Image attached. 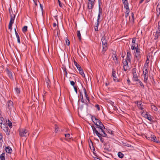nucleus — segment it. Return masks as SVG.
<instances>
[{"label": "nucleus", "mask_w": 160, "mask_h": 160, "mask_svg": "<svg viewBox=\"0 0 160 160\" xmlns=\"http://www.w3.org/2000/svg\"><path fill=\"white\" fill-rule=\"evenodd\" d=\"M92 131L94 134L95 133L96 134L99 138L100 141L102 142V143L105 144V142L104 141V139L102 137V136L104 137H107V135L105 132H102L103 134H100L98 132V131H97L94 127L92 128Z\"/></svg>", "instance_id": "obj_1"}, {"label": "nucleus", "mask_w": 160, "mask_h": 160, "mask_svg": "<svg viewBox=\"0 0 160 160\" xmlns=\"http://www.w3.org/2000/svg\"><path fill=\"white\" fill-rule=\"evenodd\" d=\"M101 40L102 41L103 48L102 53V54H104L108 49V44L107 42V40L105 37L103 36L101 39Z\"/></svg>", "instance_id": "obj_2"}, {"label": "nucleus", "mask_w": 160, "mask_h": 160, "mask_svg": "<svg viewBox=\"0 0 160 160\" xmlns=\"http://www.w3.org/2000/svg\"><path fill=\"white\" fill-rule=\"evenodd\" d=\"M148 72V71L147 68H146L145 66L143 69V77L144 78V82L145 83L147 82V80L148 78V74H147Z\"/></svg>", "instance_id": "obj_3"}, {"label": "nucleus", "mask_w": 160, "mask_h": 160, "mask_svg": "<svg viewBox=\"0 0 160 160\" xmlns=\"http://www.w3.org/2000/svg\"><path fill=\"white\" fill-rule=\"evenodd\" d=\"M122 3L124 5V7L126 9L125 14H129L130 12V9L128 0H122Z\"/></svg>", "instance_id": "obj_4"}, {"label": "nucleus", "mask_w": 160, "mask_h": 160, "mask_svg": "<svg viewBox=\"0 0 160 160\" xmlns=\"http://www.w3.org/2000/svg\"><path fill=\"white\" fill-rule=\"evenodd\" d=\"M28 131L25 129H20L19 132V135L21 137H26L29 135Z\"/></svg>", "instance_id": "obj_5"}, {"label": "nucleus", "mask_w": 160, "mask_h": 160, "mask_svg": "<svg viewBox=\"0 0 160 160\" xmlns=\"http://www.w3.org/2000/svg\"><path fill=\"white\" fill-rule=\"evenodd\" d=\"M137 70L136 68H134L132 69V73L133 74V80L134 81H139L138 79V74L137 72Z\"/></svg>", "instance_id": "obj_6"}, {"label": "nucleus", "mask_w": 160, "mask_h": 160, "mask_svg": "<svg viewBox=\"0 0 160 160\" xmlns=\"http://www.w3.org/2000/svg\"><path fill=\"white\" fill-rule=\"evenodd\" d=\"M15 15L14 14L11 15L10 17V20L8 25V29L11 30L12 25L14 23V21L15 19Z\"/></svg>", "instance_id": "obj_7"}, {"label": "nucleus", "mask_w": 160, "mask_h": 160, "mask_svg": "<svg viewBox=\"0 0 160 160\" xmlns=\"http://www.w3.org/2000/svg\"><path fill=\"white\" fill-rule=\"evenodd\" d=\"M141 50L140 49L137 48L136 52H135V57L137 58V60L139 62L140 58H141Z\"/></svg>", "instance_id": "obj_8"}, {"label": "nucleus", "mask_w": 160, "mask_h": 160, "mask_svg": "<svg viewBox=\"0 0 160 160\" xmlns=\"http://www.w3.org/2000/svg\"><path fill=\"white\" fill-rule=\"evenodd\" d=\"M88 7L89 9L91 10V11H92V9L94 6L95 0H88Z\"/></svg>", "instance_id": "obj_9"}, {"label": "nucleus", "mask_w": 160, "mask_h": 160, "mask_svg": "<svg viewBox=\"0 0 160 160\" xmlns=\"http://www.w3.org/2000/svg\"><path fill=\"white\" fill-rule=\"evenodd\" d=\"M154 37V39L156 40V42L158 41V39L160 37V30L157 29L156 31L153 34Z\"/></svg>", "instance_id": "obj_10"}, {"label": "nucleus", "mask_w": 160, "mask_h": 160, "mask_svg": "<svg viewBox=\"0 0 160 160\" xmlns=\"http://www.w3.org/2000/svg\"><path fill=\"white\" fill-rule=\"evenodd\" d=\"M135 103L137 104L138 108L141 110H144L143 105L142 104V101H138L136 102Z\"/></svg>", "instance_id": "obj_11"}, {"label": "nucleus", "mask_w": 160, "mask_h": 160, "mask_svg": "<svg viewBox=\"0 0 160 160\" xmlns=\"http://www.w3.org/2000/svg\"><path fill=\"white\" fill-rule=\"evenodd\" d=\"M99 124H98V125L97 124V126H96V128H99V129L101 130V132H105L104 130H103V129L105 128L104 126L101 121H99Z\"/></svg>", "instance_id": "obj_12"}, {"label": "nucleus", "mask_w": 160, "mask_h": 160, "mask_svg": "<svg viewBox=\"0 0 160 160\" xmlns=\"http://www.w3.org/2000/svg\"><path fill=\"white\" fill-rule=\"evenodd\" d=\"M128 62L127 61H123V68L125 71H126L129 68L128 63Z\"/></svg>", "instance_id": "obj_13"}, {"label": "nucleus", "mask_w": 160, "mask_h": 160, "mask_svg": "<svg viewBox=\"0 0 160 160\" xmlns=\"http://www.w3.org/2000/svg\"><path fill=\"white\" fill-rule=\"evenodd\" d=\"M129 22L131 23V24L132 25H133V24L134 23V14L133 12L131 13V17H129Z\"/></svg>", "instance_id": "obj_14"}, {"label": "nucleus", "mask_w": 160, "mask_h": 160, "mask_svg": "<svg viewBox=\"0 0 160 160\" xmlns=\"http://www.w3.org/2000/svg\"><path fill=\"white\" fill-rule=\"evenodd\" d=\"M112 76L113 78V80L115 82H119V81L117 78L116 74V72L113 69L112 72Z\"/></svg>", "instance_id": "obj_15"}, {"label": "nucleus", "mask_w": 160, "mask_h": 160, "mask_svg": "<svg viewBox=\"0 0 160 160\" xmlns=\"http://www.w3.org/2000/svg\"><path fill=\"white\" fill-rule=\"evenodd\" d=\"M1 128L3 129V130L4 131V132H6V134L7 135H9L10 134V131L8 128V127H7L6 126L3 127L2 128V125L1 126Z\"/></svg>", "instance_id": "obj_16"}, {"label": "nucleus", "mask_w": 160, "mask_h": 160, "mask_svg": "<svg viewBox=\"0 0 160 160\" xmlns=\"http://www.w3.org/2000/svg\"><path fill=\"white\" fill-rule=\"evenodd\" d=\"M131 53L129 51H128L127 54V57L125 59V61H127L129 62H131Z\"/></svg>", "instance_id": "obj_17"}, {"label": "nucleus", "mask_w": 160, "mask_h": 160, "mask_svg": "<svg viewBox=\"0 0 160 160\" xmlns=\"http://www.w3.org/2000/svg\"><path fill=\"white\" fill-rule=\"evenodd\" d=\"M7 105L9 109H11L13 107V102L11 100L8 101L7 102Z\"/></svg>", "instance_id": "obj_18"}, {"label": "nucleus", "mask_w": 160, "mask_h": 160, "mask_svg": "<svg viewBox=\"0 0 160 160\" xmlns=\"http://www.w3.org/2000/svg\"><path fill=\"white\" fill-rule=\"evenodd\" d=\"M157 14L158 16L160 14V4L158 3L157 5L156 8Z\"/></svg>", "instance_id": "obj_19"}, {"label": "nucleus", "mask_w": 160, "mask_h": 160, "mask_svg": "<svg viewBox=\"0 0 160 160\" xmlns=\"http://www.w3.org/2000/svg\"><path fill=\"white\" fill-rule=\"evenodd\" d=\"M7 74L9 76V77L11 79H13V77L12 76L13 73L12 72L9 71V70H7Z\"/></svg>", "instance_id": "obj_20"}, {"label": "nucleus", "mask_w": 160, "mask_h": 160, "mask_svg": "<svg viewBox=\"0 0 160 160\" xmlns=\"http://www.w3.org/2000/svg\"><path fill=\"white\" fill-rule=\"evenodd\" d=\"M46 82L47 84V86L48 88L50 87L51 82L50 80L48 79V78L47 77L46 79Z\"/></svg>", "instance_id": "obj_21"}, {"label": "nucleus", "mask_w": 160, "mask_h": 160, "mask_svg": "<svg viewBox=\"0 0 160 160\" xmlns=\"http://www.w3.org/2000/svg\"><path fill=\"white\" fill-rule=\"evenodd\" d=\"M6 151L7 153H11L12 152V150L10 147L8 146L6 148Z\"/></svg>", "instance_id": "obj_22"}, {"label": "nucleus", "mask_w": 160, "mask_h": 160, "mask_svg": "<svg viewBox=\"0 0 160 160\" xmlns=\"http://www.w3.org/2000/svg\"><path fill=\"white\" fill-rule=\"evenodd\" d=\"M113 59L114 61H115L116 63H118V62L117 56L114 54H113L112 56Z\"/></svg>", "instance_id": "obj_23"}, {"label": "nucleus", "mask_w": 160, "mask_h": 160, "mask_svg": "<svg viewBox=\"0 0 160 160\" xmlns=\"http://www.w3.org/2000/svg\"><path fill=\"white\" fill-rule=\"evenodd\" d=\"M152 116H151L150 114H148L146 116V118H145L146 119H148V120H149V121L151 122H152Z\"/></svg>", "instance_id": "obj_24"}, {"label": "nucleus", "mask_w": 160, "mask_h": 160, "mask_svg": "<svg viewBox=\"0 0 160 160\" xmlns=\"http://www.w3.org/2000/svg\"><path fill=\"white\" fill-rule=\"evenodd\" d=\"M152 136V138H153L152 141L156 143H158L159 142V140H158L157 138L154 135H153Z\"/></svg>", "instance_id": "obj_25"}, {"label": "nucleus", "mask_w": 160, "mask_h": 160, "mask_svg": "<svg viewBox=\"0 0 160 160\" xmlns=\"http://www.w3.org/2000/svg\"><path fill=\"white\" fill-rule=\"evenodd\" d=\"M83 90H84V93L85 94V97H86V99H87V100L88 101V102H89L90 100L89 99V98L88 95L86 91L85 88H84L83 89Z\"/></svg>", "instance_id": "obj_26"}, {"label": "nucleus", "mask_w": 160, "mask_h": 160, "mask_svg": "<svg viewBox=\"0 0 160 160\" xmlns=\"http://www.w3.org/2000/svg\"><path fill=\"white\" fill-rule=\"evenodd\" d=\"M104 145L105 146V147L104 148V150H105L108 151H110V147H108L107 145V144L106 143H105V144H104Z\"/></svg>", "instance_id": "obj_27"}, {"label": "nucleus", "mask_w": 160, "mask_h": 160, "mask_svg": "<svg viewBox=\"0 0 160 160\" xmlns=\"http://www.w3.org/2000/svg\"><path fill=\"white\" fill-rule=\"evenodd\" d=\"M79 71V73L82 75V76L83 77H85V74H84V72H83V71L82 70V68H81V69H79L78 70Z\"/></svg>", "instance_id": "obj_28"}, {"label": "nucleus", "mask_w": 160, "mask_h": 160, "mask_svg": "<svg viewBox=\"0 0 160 160\" xmlns=\"http://www.w3.org/2000/svg\"><path fill=\"white\" fill-rule=\"evenodd\" d=\"M151 108L152 110H153L154 111H158V109L154 105L152 104L151 105Z\"/></svg>", "instance_id": "obj_29"}, {"label": "nucleus", "mask_w": 160, "mask_h": 160, "mask_svg": "<svg viewBox=\"0 0 160 160\" xmlns=\"http://www.w3.org/2000/svg\"><path fill=\"white\" fill-rule=\"evenodd\" d=\"M94 127L95 128L96 130L98 131V132L100 134H102V132H101V130L100 129H99V128H96V127H94V126H92V128Z\"/></svg>", "instance_id": "obj_30"}, {"label": "nucleus", "mask_w": 160, "mask_h": 160, "mask_svg": "<svg viewBox=\"0 0 160 160\" xmlns=\"http://www.w3.org/2000/svg\"><path fill=\"white\" fill-rule=\"evenodd\" d=\"M136 82H138V83H139V84L140 86L141 87V88H143L144 89L145 88V87L142 82L139 79V81H136Z\"/></svg>", "instance_id": "obj_31"}, {"label": "nucleus", "mask_w": 160, "mask_h": 160, "mask_svg": "<svg viewBox=\"0 0 160 160\" xmlns=\"http://www.w3.org/2000/svg\"><path fill=\"white\" fill-rule=\"evenodd\" d=\"M77 35L79 40L81 41V37L80 31H78Z\"/></svg>", "instance_id": "obj_32"}, {"label": "nucleus", "mask_w": 160, "mask_h": 160, "mask_svg": "<svg viewBox=\"0 0 160 160\" xmlns=\"http://www.w3.org/2000/svg\"><path fill=\"white\" fill-rule=\"evenodd\" d=\"M0 158L1 160H5V153H2L0 156Z\"/></svg>", "instance_id": "obj_33"}, {"label": "nucleus", "mask_w": 160, "mask_h": 160, "mask_svg": "<svg viewBox=\"0 0 160 160\" xmlns=\"http://www.w3.org/2000/svg\"><path fill=\"white\" fill-rule=\"evenodd\" d=\"M74 64L77 68L78 70L81 69V66L75 61H74Z\"/></svg>", "instance_id": "obj_34"}, {"label": "nucleus", "mask_w": 160, "mask_h": 160, "mask_svg": "<svg viewBox=\"0 0 160 160\" xmlns=\"http://www.w3.org/2000/svg\"><path fill=\"white\" fill-rule=\"evenodd\" d=\"M118 157L120 158H122L124 156V154L121 152H119L118 154Z\"/></svg>", "instance_id": "obj_35"}, {"label": "nucleus", "mask_w": 160, "mask_h": 160, "mask_svg": "<svg viewBox=\"0 0 160 160\" xmlns=\"http://www.w3.org/2000/svg\"><path fill=\"white\" fill-rule=\"evenodd\" d=\"M101 11H100V9H99V13L98 15V19H97V22H98V21H99V19H100V14H101L102 13V11H101L102 9L101 8Z\"/></svg>", "instance_id": "obj_36"}, {"label": "nucleus", "mask_w": 160, "mask_h": 160, "mask_svg": "<svg viewBox=\"0 0 160 160\" xmlns=\"http://www.w3.org/2000/svg\"><path fill=\"white\" fill-rule=\"evenodd\" d=\"M59 127L56 125H55V131L56 133H57L58 132L59 130L58 129Z\"/></svg>", "instance_id": "obj_37"}, {"label": "nucleus", "mask_w": 160, "mask_h": 160, "mask_svg": "<svg viewBox=\"0 0 160 160\" xmlns=\"http://www.w3.org/2000/svg\"><path fill=\"white\" fill-rule=\"evenodd\" d=\"M107 131L108 133L112 135H113V131L109 129H107Z\"/></svg>", "instance_id": "obj_38"}, {"label": "nucleus", "mask_w": 160, "mask_h": 160, "mask_svg": "<svg viewBox=\"0 0 160 160\" xmlns=\"http://www.w3.org/2000/svg\"><path fill=\"white\" fill-rule=\"evenodd\" d=\"M28 27L27 26H24L22 28V31L23 32H26L27 31Z\"/></svg>", "instance_id": "obj_39"}, {"label": "nucleus", "mask_w": 160, "mask_h": 160, "mask_svg": "<svg viewBox=\"0 0 160 160\" xmlns=\"http://www.w3.org/2000/svg\"><path fill=\"white\" fill-rule=\"evenodd\" d=\"M65 137L67 138L66 139H65L66 140H68V139H70V134L69 133L65 134Z\"/></svg>", "instance_id": "obj_40"}, {"label": "nucleus", "mask_w": 160, "mask_h": 160, "mask_svg": "<svg viewBox=\"0 0 160 160\" xmlns=\"http://www.w3.org/2000/svg\"><path fill=\"white\" fill-rule=\"evenodd\" d=\"M15 91L18 94H19L20 93V89L18 88L17 87L16 88H15Z\"/></svg>", "instance_id": "obj_41"}, {"label": "nucleus", "mask_w": 160, "mask_h": 160, "mask_svg": "<svg viewBox=\"0 0 160 160\" xmlns=\"http://www.w3.org/2000/svg\"><path fill=\"white\" fill-rule=\"evenodd\" d=\"M138 47V45L137 46V47ZM137 48H138L137 47H135V44H133L131 46V49L132 50H134V49L136 50Z\"/></svg>", "instance_id": "obj_42"}, {"label": "nucleus", "mask_w": 160, "mask_h": 160, "mask_svg": "<svg viewBox=\"0 0 160 160\" xmlns=\"http://www.w3.org/2000/svg\"><path fill=\"white\" fill-rule=\"evenodd\" d=\"M143 117L145 118H146V116L148 114V112L146 111L145 113H141Z\"/></svg>", "instance_id": "obj_43"}, {"label": "nucleus", "mask_w": 160, "mask_h": 160, "mask_svg": "<svg viewBox=\"0 0 160 160\" xmlns=\"http://www.w3.org/2000/svg\"><path fill=\"white\" fill-rule=\"evenodd\" d=\"M8 126H9V128H11L12 127V122L9 121V120H8Z\"/></svg>", "instance_id": "obj_44"}, {"label": "nucleus", "mask_w": 160, "mask_h": 160, "mask_svg": "<svg viewBox=\"0 0 160 160\" xmlns=\"http://www.w3.org/2000/svg\"><path fill=\"white\" fill-rule=\"evenodd\" d=\"M66 44L68 46L70 44V41L67 38H66Z\"/></svg>", "instance_id": "obj_45"}, {"label": "nucleus", "mask_w": 160, "mask_h": 160, "mask_svg": "<svg viewBox=\"0 0 160 160\" xmlns=\"http://www.w3.org/2000/svg\"><path fill=\"white\" fill-rule=\"evenodd\" d=\"M91 118L92 121H93V120L94 119L96 121L98 120V119L97 118L94 116H92Z\"/></svg>", "instance_id": "obj_46"}, {"label": "nucleus", "mask_w": 160, "mask_h": 160, "mask_svg": "<svg viewBox=\"0 0 160 160\" xmlns=\"http://www.w3.org/2000/svg\"><path fill=\"white\" fill-rule=\"evenodd\" d=\"M152 135H151L150 138H148V139L150 141H152L153 139L152 137Z\"/></svg>", "instance_id": "obj_47"}, {"label": "nucleus", "mask_w": 160, "mask_h": 160, "mask_svg": "<svg viewBox=\"0 0 160 160\" xmlns=\"http://www.w3.org/2000/svg\"><path fill=\"white\" fill-rule=\"evenodd\" d=\"M58 4H59V6L61 8H62L63 7L62 4V3L59 0H58Z\"/></svg>", "instance_id": "obj_48"}, {"label": "nucleus", "mask_w": 160, "mask_h": 160, "mask_svg": "<svg viewBox=\"0 0 160 160\" xmlns=\"http://www.w3.org/2000/svg\"><path fill=\"white\" fill-rule=\"evenodd\" d=\"M99 121H100L99 120H98V121H96V122H95L94 121H93V122L97 126V124L98 125L99 123Z\"/></svg>", "instance_id": "obj_49"}, {"label": "nucleus", "mask_w": 160, "mask_h": 160, "mask_svg": "<svg viewBox=\"0 0 160 160\" xmlns=\"http://www.w3.org/2000/svg\"><path fill=\"white\" fill-rule=\"evenodd\" d=\"M70 84L73 87L75 86V83L73 81H70Z\"/></svg>", "instance_id": "obj_50"}, {"label": "nucleus", "mask_w": 160, "mask_h": 160, "mask_svg": "<svg viewBox=\"0 0 160 160\" xmlns=\"http://www.w3.org/2000/svg\"><path fill=\"white\" fill-rule=\"evenodd\" d=\"M74 90L77 94L78 93V89L77 88V87L76 86L73 87Z\"/></svg>", "instance_id": "obj_51"}, {"label": "nucleus", "mask_w": 160, "mask_h": 160, "mask_svg": "<svg viewBox=\"0 0 160 160\" xmlns=\"http://www.w3.org/2000/svg\"><path fill=\"white\" fill-rule=\"evenodd\" d=\"M17 37V38L18 42L19 43H20V40L19 36H17V37Z\"/></svg>", "instance_id": "obj_52"}, {"label": "nucleus", "mask_w": 160, "mask_h": 160, "mask_svg": "<svg viewBox=\"0 0 160 160\" xmlns=\"http://www.w3.org/2000/svg\"><path fill=\"white\" fill-rule=\"evenodd\" d=\"M95 107L98 110L100 109L99 106L98 104H97L95 105Z\"/></svg>", "instance_id": "obj_53"}, {"label": "nucleus", "mask_w": 160, "mask_h": 160, "mask_svg": "<svg viewBox=\"0 0 160 160\" xmlns=\"http://www.w3.org/2000/svg\"><path fill=\"white\" fill-rule=\"evenodd\" d=\"M136 38H133L132 39V42L134 44H135V42H136Z\"/></svg>", "instance_id": "obj_54"}, {"label": "nucleus", "mask_w": 160, "mask_h": 160, "mask_svg": "<svg viewBox=\"0 0 160 160\" xmlns=\"http://www.w3.org/2000/svg\"><path fill=\"white\" fill-rule=\"evenodd\" d=\"M157 29L160 30V21L158 22Z\"/></svg>", "instance_id": "obj_55"}, {"label": "nucleus", "mask_w": 160, "mask_h": 160, "mask_svg": "<svg viewBox=\"0 0 160 160\" xmlns=\"http://www.w3.org/2000/svg\"><path fill=\"white\" fill-rule=\"evenodd\" d=\"M9 13L10 14V17H11V15L13 14L12 11V10L11 11H10V8L9 9Z\"/></svg>", "instance_id": "obj_56"}, {"label": "nucleus", "mask_w": 160, "mask_h": 160, "mask_svg": "<svg viewBox=\"0 0 160 160\" xmlns=\"http://www.w3.org/2000/svg\"><path fill=\"white\" fill-rule=\"evenodd\" d=\"M3 138V136L1 133L0 132V140L2 139Z\"/></svg>", "instance_id": "obj_57"}, {"label": "nucleus", "mask_w": 160, "mask_h": 160, "mask_svg": "<svg viewBox=\"0 0 160 160\" xmlns=\"http://www.w3.org/2000/svg\"><path fill=\"white\" fill-rule=\"evenodd\" d=\"M99 21H98V22H97V23L96 24V26L95 27H96V28H98V25H99Z\"/></svg>", "instance_id": "obj_58"}, {"label": "nucleus", "mask_w": 160, "mask_h": 160, "mask_svg": "<svg viewBox=\"0 0 160 160\" xmlns=\"http://www.w3.org/2000/svg\"><path fill=\"white\" fill-rule=\"evenodd\" d=\"M127 81L128 83V85H130V81L129 80V79L128 78V79L127 80Z\"/></svg>", "instance_id": "obj_59"}, {"label": "nucleus", "mask_w": 160, "mask_h": 160, "mask_svg": "<svg viewBox=\"0 0 160 160\" xmlns=\"http://www.w3.org/2000/svg\"><path fill=\"white\" fill-rule=\"evenodd\" d=\"M81 102L82 103L84 102V100H83V96H82V98L81 99Z\"/></svg>", "instance_id": "obj_60"}, {"label": "nucleus", "mask_w": 160, "mask_h": 160, "mask_svg": "<svg viewBox=\"0 0 160 160\" xmlns=\"http://www.w3.org/2000/svg\"><path fill=\"white\" fill-rule=\"evenodd\" d=\"M63 70V71L65 72H67V69L65 67L62 68Z\"/></svg>", "instance_id": "obj_61"}, {"label": "nucleus", "mask_w": 160, "mask_h": 160, "mask_svg": "<svg viewBox=\"0 0 160 160\" xmlns=\"http://www.w3.org/2000/svg\"><path fill=\"white\" fill-rule=\"evenodd\" d=\"M65 72V73H64V75H65L66 77H67V74H68V73H67V72Z\"/></svg>", "instance_id": "obj_62"}, {"label": "nucleus", "mask_w": 160, "mask_h": 160, "mask_svg": "<svg viewBox=\"0 0 160 160\" xmlns=\"http://www.w3.org/2000/svg\"><path fill=\"white\" fill-rule=\"evenodd\" d=\"M56 26H57L56 23L54 22L53 23V27H55Z\"/></svg>", "instance_id": "obj_63"}, {"label": "nucleus", "mask_w": 160, "mask_h": 160, "mask_svg": "<svg viewBox=\"0 0 160 160\" xmlns=\"http://www.w3.org/2000/svg\"><path fill=\"white\" fill-rule=\"evenodd\" d=\"M95 160H100V159L98 158H95Z\"/></svg>", "instance_id": "obj_64"}]
</instances>
